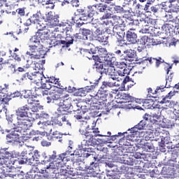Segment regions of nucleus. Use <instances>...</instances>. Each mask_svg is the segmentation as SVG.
<instances>
[{"label":"nucleus","mask_w":179,"mask_h":179,"mask_svg":"<svg viewBox=\"0 0 179 179\" xmlns=\"http://www.w3.org/2000/svg\"><path fill=\"white\" fill-rule=\"evenodd\" d=\"M117 41L118 43H121V41H124V37L125 36V32L124 31H122V33L120 31H117Z\"/></svg>","instance_id":"4d7b16f0"},{"label":"nucleus","mask_w":179,"mask_h":179,"mask_svg":"<svg viewBox=\"0 0 179 179\" xmlns=\"http://www.w3.org/2000/svg\"><path fill=\"white\" fill-rule=\"evenodd\" d=\"M69 94H64L62 92L59 91H56L52 95V99H53V102L59 101V103H61L62 100H64V99H66V97H69Z\"/></svg>","instance_id":"a211bd4d"},{"label":"nucleus","mask_w":179,"mask_h":179,"mask_svg":"<svg viewBox=\"0 0 179 179\" xmlns=\"http://www.w3.org/2000/svg\"><path fill=\"white\" fill-rule=\"evenodd\" d=\"M153 143L152 142H145L143 145V148L145 149L147 152L148 150H153Z\"/></svg>","instance_id":"49530a36"},{"label":"nucleus","mask_w":179,"mask_h":179,"mask_svg":"<svg viewBox=\"0 0 179 179\" xmlns=\"http://www.w3.org/2000/svg\"><path fill=\"white\" fill-rule=\"evenodd\" d=\"M114 10L117 13H127V10L124 9V8L120 6H115Z\"/></svg>","instance_id":"6e6d98bb"},{"label":"nucleus","mask_w":179,"mask_h":179,"mask_svg":"<svg viewBox=\"0 0 179 179\" xmlns=\"http://www.w3.org/2000/svg\"><path fill=\"white\" fill-rule=\"evenodd\" d=\"M83 155V149L76 150L73 153V156H78V157H82Z\"/></svg>","instance_id":"680f3d73"},{"label":"nucleus","mask_w":179,"mask_h":179,"mask_svg":"<svg viewBox=\"0 0 179 179\" xmlns=\"http://www.w3.org/2000/svg\"><path fill=\"white\" fill-rule=\"evenodd\" d=\"M52 135H53L54 141H57L58 142H62L63 141L62 138L64 137L63 134L53 132Z\"/></svg>","instance_id":"c03bdc74"},{"label":"nucleus","mask_w":179,"mask_h":179,"mask_svg":"<svg viewBox=\"0 0 179 179\" xmlns=\"http://www.w3.org/2000/svg\"><path fill=\"white\" fill-rule=\"evenodd\" d=\"M92 154L89 152V148H83L82 157H89Z\"/></svg>","instance_id":"69168bd1"},{"label":"nucleus","mask_w":179,"mask_h":179,"mask_svg":"<svg viewBox=\"0 0 179 179\" xmlns=\"http://www.w3.org/2000/svg\"><path fill=\"white\" fill-rule=\"evenodd\" d=\"M106 87H120L121 84H120V80H117V81H103Z\"/></svg>","instance_id":"473e14b6"},{"label":"nucleus","mask_w":179,"mask_h":179,"mask_svg":"<svg viewBox=\"0 0 179 179\" xmlns=\"http://www.w3.org/2000/svg\"><path fill=\"white\" fill-rule=\"evenodd\" d=\"M112 19L115 26H124V20H122V18H121V17L117 15H113L112 16Z\"/></svg>","instance_id":"72a5a7b5"},{"label":"nucleus","mask_w":179,"mask_h":179,"mask_svg":"<svg viewBox=\"0 0 179 179\" xmlns=\"http://www.w3.org/2000/svg\"><path fill=\"white\" fill-rule=\"evenodd\" d=\"M24 9H25L24 8H17L16 10V12L18 13L19 15L24 16L26 15V11Z\"/></svg>","instance_id":"338daca9"},{"label":"nucleus","mask_w":179,"mask_h":179,"mask_svg":"<svg viewBox=\"0 0 179 179\" xmlns=\"http://www.w3.org/2000/svg\"><path fill=\"white\" fill-rule=\"evenodd\" d=\"M130 78L129 76H126L125 78H124L122 83V90H125V85H127V83H128V82H129Z\"/></svg>","instance_id":"13d9d810"},{"label":"nucleus","mask_w":179,"mask_h":179,"mask_svg":"<svg viewBox=\"0 0 179 179\" xmlns=\"http://www.w3.org/2000/svg\"><path fill=\"white\" fill-rule=\"evenodd\" d=\"M98 9L99 10V13L105 12L107 10V4H103V3H98Z\"/></svg>","instance_id":"5fc2aeb1"},{"label":"nucleus","mask_w":179,"mask_h":179,"mask_svg":"<svg viewBox=\"0 0 179 179\" xmlns=\"http://www.w3.org/2000/svg\"><path fill=\"white\" fill-rule=\"evenodd\" d=\"M26 179H34L36 178V171L31 169L29 172L27 173Z\"/></svg>","instance_id":"de8ad7c7"},{"label":"nucleus","mask_w":179,"mask_h":179,"mask_svg":"<svg viewBox=\"0 0 179 179\" xmlns=\"http://www.w3.org/2000/svg\"><path fill=\"white\" fill-rule=\"evenodd\" d=\"M39 119L41 120V121H44L45 122H47V120L50 119V115L44 111H42L39 115Z\"/></svg>","instance_id":"37998d69"},{"label":"nucleus","mask_w":179,"mask_h":179,"mask_svg":"<svg viewBox=\"0 0 179 179\" xmlns=\"http://www.w3.org/2000/svg\"><path fill=\"white\" fill-rule=\"evenodd\" d=\"M146 124L147 123L145 120H141L138 124L131 128V131H133V132H138V131L145 129Z\"/></svg>","instance_id":"a878e982"},{"label":"nucleus","mask_w":179,"mask_h":179,"mask_svg":"<svg viewBox=\"0 0 179 179\" xmlns=\"http://www.w3.org/2000/svg\"><path fill=\"white\" fill-rule=\"evenodd\" d=\"M96 40H97V41H99V43H107L108 37L101 35L99 36Z\"/></svg>","instance_id":"052dcab7"},{"label":"nucleus","mask_w":179,"mask_h":179,"mask_svg":"<svg viewBox=\"0 0 179 179\" xmlns=\"http://www.w3.org/2000/svg\"><path fill=\"white\" fill-rule=\"evenodd\" d=\"M32 80L35 82V83H41V82H43V80H45V76H44V74H43V73H41L39 71H36L33 73Z\"/></svg>","instance_id":"aec40b11"},{"label":"nucleus","mask_w":179,"mask_h":179,"mask_svg":"<svg viewBox=\"0 0 179 179\" xmlns=\"http://www.w3.org/2000/svg\"><path fill=\"white\" fill-rule=\"evenodd\" d=\"M57 26H58V24L54 25V22L49 23L46 26V29L45 31L48 34H49V36L50 34H54V33L59 31V28H58Z\"/></svg>","instance_id":"4be33fe9"},{"label":"nucleus","mask_w":179,"mask_h":179,"mask_svg":"<svg viewBox=\"0 0 179 179\" xmlns=\"http://www.w3.org/2000/svg\"><path fill=\"white\" fill-rule=\"evenodd\" d=\"M45 5L46 9H54V6H55V5L53 4L52 2H51V0L46 1Z\"/></svg>","instance_id":"e2e57ef3"},{"label":"nucleus","mask_w":179,"mask_h":179,"mask_svg":"<svg viewBox=\"0 0 179 179\" xmlns=\"http://www.w3.org/2000/svg\"><path fill=\"white\" fill-rule=\"evenodd\" d=\"M178 92L176 90L173 91H171L169 93H168L167 95H166V96H164L162 100L160 101L161 104H164L166 103H169V100H170V99H171V97H173V96H174L176 94V93H177Z\"/></svg>","instance_id":"2f4dec72"},{"label":"nucleus","mask_w":179,"mask_h":179,"mask_svg":"<svg viewBox=\"0 0 179 179\" xmlns=\"http://www.w3.org/2000/svg\"><path fill=\"white\" fill-rule=\"evenodd\" d=\"M165 87H166V86L161 85L159 87H157L156 88V90L154 91H153V89H152V87L148 88L147 90H148V97H152V96H155V94L162 93V92L164 91Z\"/></svg>","instance_id":"5701e85b"},{"label":"nucleus","mask_w":179,"mask_h":179,"mask_svg":"<svg viewBox=\"0 0 179 179\" xmlns=\"http://www.w3.org/2000/svg\"><path fill=\"white\" fill-rule=\"evenodd\" d=\"M93 69H95L96 72H99L101 75L103 74V71H104V66H103V62H96L93 65Z\"/></svg>","instance_id":"bb28decb"},{"label":"nucleus","mask_w":179,"mask_h":179,"mask_svg":"<svg viewBox=\"0 0 179 179\" xmlns=\"http://www.w3.org/2000/svg\"><path fill=\"white\" fill-rule=\"evenodd\" d=\"M59 108L58 111L61 110V108L64 111H68V110L71 109L72 107V98L69 97V96L65 99H63L60 102L57 103Z\"/></svg>","instance_id":"9b49d317"},{"label":"nucleus","mask_w":179,"mask_h":179,"mask_svg":"<svg viewBox=\"0 0 179 179\" xmlns=\"http://www.w3.org/2000/svg\"><path fill=\"white\" fill-rule=\"evenodd\" d=\"M96 86H99V80H96L94 85L90 86L85 87V90L87 91V93H90V92H93L94 89H96Z\"/></svg>","instance_id":"79ce46f5"},{"label":"nucleus","mask_w":179,"mask_h":179,"mask_svg":"<svg viewBox=\"0 0 179 179\" xmlns=\"http://www.w3.org/2000/svg\"><path fill=\"white\" fill-rule=\"evenodd\" d=\"M80 52L82 55H83V57L88 58V59H92V58L89 57V55L92 54L90 52V49H81Z\"/></svg>","instance_id":"3c124183"},{"label":"nucleus","mask_w":179,"mask_h":179,"mask_svg":"<svg viewBox=\"0 0 179 179\" xmlns=\"http://www.w3.org/2000/svg\"><path fill=\"white\" fill-rule=\"evenodd\" d=\"M138 35L135 33V31L130 29L127 32V40L129 44H136L138 43Z\"/></svg>","instance_id":"2eb2a0df"},{"label":"nucleus","mask_w":179,"mask_h":179,"mask_svg":"<svg viewBox=\"0 0 179 179\" xmlns=\"http://www.w3.org/2000/svg\"><path fill=\"white\" fill-rule=\"evenodd\" d=\"M0 156L3 160H12V159L19 157V153L15 151L8 152V149H1L0 150Z\"/></svg>","instance_id":"9d476101"},{"label":"nucleus","mask_w":179,"mask_h":179,"mask_svg":"<svg viewBox=\"0 0 179 179\" xmlns=\"http://www.w3.org/2000/svg\"><path fill=\"white\" fill-rule=\"evenodd\" d=\"M120 97L122 100H124L125 103H134L135 101V98L129 95V94L122 93Z\"/></svg>","instance_id":"c756f323"},{"label":"nucleus","mask_w":179,"mask_h":179,"mask_svg":"<svg viewBox=\"0 0 179 179\" xmlns=\"http://www.w3.org/2000/svg\"><path fill=\"white\" fill-rule=\"evenodd\" d=\"M29 51L27 52V55H30L32 59H41L44 58L47 52L44 50H40L38 51V46L36 45H29Z\"/></svg>","instance_id":"39448f33"},{"label":"nucleus","mask_w":179,"mask_h":179,"mask_svg":"<svg viewBox=\"0 0 179 179\" xmlns=\"http://www.w3.org/2000/svg\"><path fill=\"white\" fill-rule=\"evenodd\" d=\"M22 96V93L19 91H16L15 92L10 93V97L12 99H16V97H20Z\"/></svg>","instance_id":"0e129e2a"},{"label":"nucleus","mask_w":179,"mask_h":179,"mask_svg":"<svg viewBox=\"0 0 179 179\" xmlns=\"http://www.w3.org/2000/svg\"><path fill=\"white\" fill-rule=\"evenodd\" d=\"M165 18L166 19L167 22H173L174 23V18L173 17V14L168 13L165 15Z\"/></svg>","instance_id":"774afa93"},{"label":"nucleus","mask_w":179,"mask_h":179,"mask_svg":"<svg viewBox=\"0 0 179 179\" xmlns=\"http://www.w3.org/2000/svg\"><path fill=\"white\" fill-rule=\"evenodd\" d=\"M29 129L23 128L22 126H9V129H6L7 135L6 136V141L7 143H15L17 142L22 136L26 135V132Z\"/></svg>","instance_id":"7ed1b4c3"},{"label":"nucleus","mask_w":179,"mask_h":179,"mask_svg":"<svg viewBox=\"0 0 179 179\" xmlns=\"http://www.w3.org/2000/svg\"><path fill=\"white\" fill-rule=\"evenodd\" d=\"M10 100H12V98L10 97V94L9 93L4 94L3 95H0V101L3 104L9 106Z\"/></svg>","instance_id":"cd10ccee"},{"label":"nucleus","mask_w":179,"mask_h":179,"mask_svg":"<svg viewBox=\"0 0 179 179\" xmlns=\"http://www.w3.org/2000/svg\"><path fill=\"white\" fill-rule=\"evenodd\" d=\"M41 87L42 89H47V90H50V89H51L52 87L51 85L50 84L47 78H45V80H43V81H41Z\"/></svg>","instance_id":"a19ab883"},{"label":"nucleus","mask_w":179,"mask_h":179,"mask_svg":"<svg viewBox=\"0 0 179 179\" xmlns=\"http://www.w3.org/2000/svg\"><path fill=\"white\" fill-rule=\"evenodd\" d=\"M47 80H48V82L50 83H53L54 85H57V87L58 89H63V87L61 85V81H59V78H55L54 76H51Z\"/></svg>","instance_id":"7c9ffc66"},{"label":"nucleus","mask_w":179,"mask_h":179,"mask_svg":"<svg viewBox=\"0 0 179 179\" xmlns=\"http://www.w3.org/2000/svg\"><path fill=\"white\" fill-rule=\"evenodd\" d=\"M146 43H148V36H146L141 37L138 41V44L141 45L146 46Z\"/></svg>","instance_id":"bf43d9fd"},{"label":"nucleus","mask_w":179,"mask_h":179,"mask_svg":"<svg viewBox=\"0 0 179 179\" xmlns=\"http://www.w3.org/2000/svg\"><path fill=\"white\" fill-rule=\"evenodd\" d=\"M62 122L59 120H57L56 124L59 125V127H62V125H67L68 127H71L72 124L71 123V115L68 114L62 115L61 116Z\"/></svg>","instance_id":"dca6fc26"},{"label":"nucleus","mask_w":179,"mask_h":179,"mask_svg":"<svg viewBox=\"0 0 179 179\" xmlns=\"http://www.w3.org/2000/svg\"><path fill=\"white\" fill-rule=\"evenodd\" d=\"M120 135H121V136H122V135H124L123 133H118V135H113V136H111L110 137V138H107L106 140V139H103L102 140V142H103V143H111L113 141H116V139L117 138H120Z\"/></svg>","instance_id":"e433bc0d"},{"label":"nucleus","mask_w":179,"mask_h":179,"mask_svg":"<svg viewBox=\"0 0 179 179\" xmlns=\"http://www.w3.org/2000/svg\"><path fill=\"white\" fill-rule=\"evenodd\" d=\"M136 157H128L127 160H124V162L125 164H128L129 166H134V164H136Z\"/></svg>","instance_id":"ea45409f"},{"label":"nucleus","mask_w":179,"mask_h":179,"mask_svg":"<svg viewBox=\"0 0 179 179\" xmlns=\"http://www.w3.org/2000/svg\"><path fill=\"white\" fill-rule=\"evenodd\" d=\"M29 111H30V108H29L27 105L20 107L16 110L15 114L17 115V127H22L27 129L32 127L33 123H31V120L29 119Z\"/></svg>","instance_id":"f03ea898"},{"label":"nucleus","mask_w":179,"mask_h":179,"mask_svg":"<svg viewBox=\"0 0 179 179\" xmlns=\"http://www.w3.org/2000/svg\"><path fill=\"white\" fill-rule=\"evenodd\" d=\"M29 43L32 45H36L38 47H40V38L36 34L34 36H31V38L29 39Z\"/></svg>","instance_id":"f704fd0d"},{"label":"nucleus","mask_w":179,"mask_h":179,"mask_svg":"<svg viewBox=\"0 0 179 179\" xmlns=\"http://www.w3.org/2000/svg\"><path fill=\"white\" fill-rule=\"evenodd\" d=\"M42 29L43 28L38 27V30L36 34L40 41H45V40H48L50 35L45 31H43Z\"/></svg>","instance_id":"b1692460"},{"label":"nucleus","mask_w":179,"mask_h":179,"mask_svg":"<svg viewBox=\"0 0 179 179\" xmlns=\"http://www.w3.org/2000/svg\"><path fill=\"white\" fill-rule=\"evenodd\" d=\"M163 31H165L166 34H171L174 31V23L173 22H167L161 26Z\"/></svg>","instance_id":"f3484780"},{"label":"nucleus","mask_w":179,"mask_h":179,"mask_svg":"<svg viewBox=\"0 0 179 179\" xmlns=\"http://www.w3.org/2000/svg\"><path fill=\"white\" fill-rule=\"evenodd\" d=\"M52 163H49L48 165H46L43 169H41V171H39V173H41V174H44V173L47 172V170L51 169L52 170H54V169H55V166L52 165Z\"/></svg>","instance_id":"09e8293b"},{"label":"nucleus","mask_w":179,"mask_h":179,"mask_svg":"<svg viewBox=\"0 0 179 179\" xmlns=\"http://www.w3.org/2000/svg\"><path fill=\"white\" fill-rule=\"evenodd\" d=\"M82 122L83 124L80 125L79 132L84 138V141H85L87 146H94L96 145L94 137L104 136L105 138H110L111 136V132L110 131H108L107 134H100L99 128H90L87 121L82 120Z\"/></svg>","instance_id":"f257e3e1"},{"label":"nucleus","mask_w":179,"mask_h":179,"mask_svg":"<svg viewBox=\"0 0 179 179\" xmlns=\"http://www.w3.org/2000/svg\"><path fill=\"white\" fill-rule=\"evenodd\" d=\"M155 24H159V21L150 19L148 22V24L144 25L142 30H145V33H150V30H153V26H155Z\"/></svg>","instance_id":"412c9836"},{"label":"nucleus","mask_w":179,"mask_h":179,"mask_svg":"<svg viewBox=\"0 0 179 179\" xmlns=\"http://www.w3.org/2000/svg\"><path fill=\"white\" fill-rule=\"evenodd\" d=\"M154 112L151 113V117H150V122L151 124H159L162 118V112L159 108H155Z\"/></svg>","instance_id":"ddd939ff"},{"label":"nucleus","mask_w":179,"mask_h":179,"mask_svg":"<svg viewBox=\"0 0 179 179\" xmlns=\"http://www.w3.org/2000/svg\"><path fill=\"white\" fill-rule=\"evenodd\" d=\"M139 24H141L139 20H134L133 17L126 19L125 22H124V26H139Z\"/></svg>","instance_id":"393cba45"},{"label":"nucleus","mask_w":179,"mask_h":179,"mask_svg":"<svg viewBox=\"0 0 179 179\" xmlns=\"http://www.w3.org/2000/svg\"><path fill=\"white\" fill-rule=\"evenodd\" d=\"M17 160L20 164L34 166V160H36V158L33 157L32 152L27 154L26 152L23 151L21 152V155L17 158Z\"/></svg>","instance_id":"423d86ee"},{"label":"nucleus","mask_w":179,"mask_h":179,"mask_svg":"<svg viewBox=\"0 0 179 179\" xmlns=\"http://www.w3.org/2000/svg\"><path fill=\"white\" fill-rule=\"evenodd\" d=\"M86 94H87V91H86V88H80L75 93V95L78 97H85Z\"/></svg>","instance_id":"4c0bfd02"},{"label":"nucleus","mask_w":179,"mask_h":179,"mask_svg":"<svg viewBox=\"0 0 179 179\" xmlns=\"http://www.w3.org/2000/svg\"><path fill=\"white\" fill-rule=\"evenodd\" d=\"M63 88H59L62 89V90H64L65 92H68V93H73L74 92H76V88L74 87H64V86H62Z\"/></svg>","instance_id":"603ef678"},{"label":"nucleus","mask_w":179,"mask_h":179,"mask_svg":"<svg viewBox=\"0 0 179 179\" xmlns=\"http://www.w3.org/2000/svg\"><path fill=\"white\" fill-rule=\"evenodd\" d=\"M67 152L62 153L59 155H57V152L55 151H53V154L51 155H49L48 157L45 156L44 158V160L41 161V164H47L48 163H52V166H54V163H57V164H59V163H62L65 160V158L66 157Z\"/></svg>","instance_id":"20e7f679"},{"label":"nucleus","mask_w":179,"mask_h":179,"mask_svg":"<svg viewBox=\"0 0 179 179\" xmlns=\"http://www.w3.org/2000/svg\"><path fill=\"white\" fill-rule=\"evenodd\" d=\"M6 120L8 122V128L9 129V127H15L16 128V124H15V115H10L6 117Z\"/></svg>","instance_id":"58836bf2"},{"label":"nucleus","mask_w":179,"mask_h":179,"mask_svg":"<svg viewBox=\"0 0 179 179\" xmlns=\"http://www.w3.org/2000/svg\"><path fill=\"white\" fill-rule=\"evenodd\" d=\"M159 9H160V6L159 5L152 6V3H146L144 10L150 13H157L159 12Z\"/></svg>","instance_id":"6ab92c4d"},{"label":"nucleus","mask_w":179,"mask_h":179,"mask_svg":"<svg viewBox=\"0 0 179 179\" xmlns=\"http://www.w3.org/2000/svg\"><path fill=\"white\" fill-rule=\"evenodd\" d=\"M103 73H106V75H108V76H110V79L113 80H117L119 79L118 75H117L115 72V67L113 66V62H111V64H108L106 62V64L103 66Z\"/></svg>","instance_id":"6e6552de"},{"label":"nucleus","mask_w":179,"mask_h":179,"mask_svg":"<svg viewBox=\"0 0 179 179\" xmlns=\"http://www.w3.org/2000/svg\"><path fill=\"white\" fill-rule=\"evenodd\" d=\"M124 53L126 55L124 57L125 61H132V58H135V56L136 55L135 51L132 50H125L124 51Z\"/></svg>","instance_id":"c85d7f7f"},{"label":"nucleus","mask_w":179,"mask_h":179,"mask_svg":"<svg viewBox=\"0 0 179 179\" xmlns=\"http://www.w3.org/2000/svg\"><path fill=\"white\" fill-rule=\"evenodd\" d=\"M108 96V92L98 90L96 94L91 98L92 101H94V103L97 104V103H106L107 101V97Z\"/></svg>","instance_id":"1a4fd4ad"},{"label":"nucleus","mask_w":179,"mask_h":179,"mask_svg":"<svg viewBox=\"0 0 179 179\" xmlns=\"http://www.w3.org/2000/svg\"><path fill=\"white\" fill-rule=\"evenodd\" d=\"M94 15H98L94 5L90 6H88L87 13L83 14V15L80 17V20L87 22L86 23H90V22L93 21V16H94Z\"/></svg>","instance_id":"0eeeda50"},{"label":"nucleus","mask_w":179,"mask_h":179,"mask_svg":"<svg viewBox=\"0 0 179 179\" xmlns=\"http://www.w3.org/2000/svg\"><path fill=\"white\" fill-rule=\"evenodd\" d=\"M67 41H56V45H66V47H69V45H71V44H73V39L72 38H71V40L66 39Z\"/></svg>","instance_id":"c9c22d12"},{"label":"nucleus","mask_w":179,"mask_h":179,"mask_svg":"<svg viewBox=\"0 0 179 179\" xmlns=\"http://www.w3.org/2000/svg\"><path fill=\"white\" fill-rule=\"evenodd\" d=\"M152 61L155 62V66H157V68H159V66H160V64L164 62V59H162V57L152 58Z\"/></svg>","instance_id":"864d4df0"},{"label":"nucleus","mask_w":179,"mask_h":179,"mask_svg":"<svg viewBox=\"0 0 179 179\" xmlns=\"http://www.w3.org/2000/svg\"><path fill=\"white\" fill-rule=\"evenodd\" d=\"M9 89V85L4 84L3 86H0V94H8V90Z\"/></svg>","instance_id":"8fccbe9b"},{"label":"nucleus","mask_w":179,"mask_h":179,"mask_svg":"<svg viewBox=\"0 0 179 179\" xmlns=\"http://www.w3.org/2000/svg\"><path fill=\"white\" fill-rule=\"evenodd\" d=\"M98 55L102 59V61H105L107 64H111V55L107 52L106 48L99 47Z\"/></svg>","instance_id":"f8f14e48"},{"label":"nucleus","mask_w":179,"mask_h":179,"mask_svg":"<svg viewBox=\"0 0 179 179\" xmlns=\"http://www.w3.org/2000/svg\"><path fill=\"white\" fill-rule=\"evenodd\" d=\"M27 79L33 80V73L27 72L22 75L21 80H27Z\"/></svg>","instance_id":"a18cd8bd"},{"label":"nucleus","mask_w":179,"mask_h":179,"mask_svg":"<svg viewBox=\"0 0 179 179\" xmlns=\"http://www.w3.org/2000/svg\"><path fill=\"white\" fill-rule=\"evenodd\" d=\"M45 20L48 23H53L54 25L59 24L58 17L55 15V13L52 11H50L45 15Z\"/></svg>","instance_id":"4468645a"}]
</instances>
